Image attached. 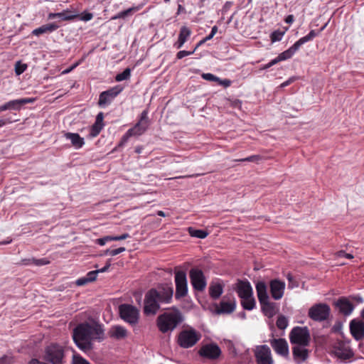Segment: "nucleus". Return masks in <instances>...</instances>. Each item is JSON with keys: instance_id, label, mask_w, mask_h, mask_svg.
<instances>
[{"instance_id": "nucleus-1", "label": "nucleus", "mask_w": 364, "mask_h": 364, "mask_svg": "<svg viewBox=\"0 0 364 364\" xmlns=\"http://www.w3.org/2000/svg\"><path fill=\"white\" fill-rule=\"evenodd\" d=\"M104 329L102 326L95 322H82L77 324L73 331V338L81 350L85 353L93 349V341L99 342L104 339Z\"/></svg>"}, {"instance_id": "nucleus-2", "label": "nucleus", "mask_w": 364, "mask_h": 364, "mask_svg": "<svg viewBox=\"0 0 364 364\" xmlns=\"http://www.w3.org/2000/svg\"><path fill=\"white\" fill-rule=\"evenodd\" d=\"M183 321V316L181 311L173 308L171 311L161 314L157 317L156 325L159 330L166 333L173 331Z\"/></svg>"}, {"instance_id": "nucleus-3", "label": "nucleus", "mask_w": 364, "mask_h": 364, "mask_svg": "<svg viewBox=\"0 0 364 364\" xmlns=\"http://www.w3.org/2000/svg\"><path fill=\"white\" fill-rule=\"evenodd\" d=\"M65 356L63 346L57 343H51L45 348L43 359L51 364H65Z\"/></svg>"}, {"instance_id": "nucleus-4", "label": "nucleus", "mask_w": 364, "mask_h": 364, "mask_svg": "<svg viewBox=\"0 0 364 364\" xmlns=\"http://www.w3.org/2000/svg\"><path fill=\"white\" fill-rule=\"evenodd\" d=\"M327 24H324L318 31L316 32L315 30H311L309 33L302 38H301L299 41H297L293 46H291L289 49L280 53L276 58L278 60V63L282 60H285L291 58L296 50L305 43L311 41L314 37H316L321 31H323Z\"/></svg>"}, {"instance_id": "nucleus-5", "label": "nucleus", "mask_w": 364, "mask_h": 364, "mask_svg": "<svg viewBox=\"0 0 364 364\" xmlns=\"http://www.w3.org/2000/svg\"><path fill=\"white\" fill-rule=\"evenodd\" d=\"M327 24H324L318 31L316 32L315 30H311L309 33L302 38H301L299 41H297L293 46H291L289 49L280 53L276 58L278 60V63L282 60H285L291 58L296 50L305 43L311 41L314 37H316L321 31H323Z\"/></svg>"}, {"instance_id": "nucleus-6", "label": "nucleus", "mask_w": 364, "mask_h": 364, "mask_svg": "<svg viewBox=\"0 0 364 364\" xmlns=\"http://www.w3.org/2000/svg\"><path fill=\"white\" fill-rule=\"evenodd\" d=\"M119 312L120 318L129 325L134 326L139 323V311L136 307L123 304L119 306Z\"/></svg>"}, {"instance_id": "nucleus-7", "label": "nucleus", "mask_w": 364, "mask_h": 364, "mask_svg": "<svg viewBox=\"0 0 364 364\" xmlns=\"http://www.w3.org/2000/svg\"><path fill=\"white\" fill-rule=\"evenodd\" d=\"M289 340L292 344L308 346L311 340L308 328L300 326L293 328L289 333Z\"/></svg>"}, {"instance_id": "nucleus-8", "label": "nucleus", "mask_w": 364, "mask_h": 364, "mask_svg": "<svg viewBox=\"0 0 364 364\" xmlns=\"http://www.w3.org/2000/svg\"><path fill=\"white\" fill-rule=\"evenodd\" d=\"M200 337L201 335L195 329H185L178 334V344L183 348H188L193 346Z\"/></svg>"}, {"instance_id": "nucleus-9", "label": "nucleus", "mask_w": 364, "mask_h": 364, "mask_svg": "<svg viewBox=\"0 0 364 364\" xmlns=\"http://www.w3.org/2000/svg\"><path fill=\"white\" fill-rule=\"evenodd\" d=\"M156 289L149 290L144 300V313L146 316L155 315L160 309V302L156 298Z\"/></svg>"}, {"instance_id": "nucleus-10", "label": "nucleus", "mask_w": 364, "mask_h": 364, "mask_svg": "<svg viewBox=\"0 0 364 364\" xmlns=\"http://www.w3.org/2000/svg\"><path fill=\"white\" fill-rule=\"evenodd\" d=\"M93 15L89 12H84L82 14H77L75 11H64L60 13L50 14L49 18L53 19L55 18H59L60 21H88L92 19Z\"/></svg>"}, {"instance_id": "nucleus-11", "label": "nucleus", "mask_w": 364, "mask_h": 364, "mask_svg": "<svg viewBox=\"0 0 364 364\" xmlns=\"http://www.w3.org/2000/svg\"><path fill=\"white\" fill-rule=\"evenodd\" d=\"M331 312L329 306L326 304H316L309 310L308 315L315 321H323L328 319Z\"/></svg>"}, {"instance_id": "nucleus-12", "label": "nucleus", "mask_w": 364, "mask_h": 364, "mask_svg": "<svg viewBox=\"0 0 364 364\" xmlns=\"http://www.w3.org/2000/svg\"><path fill=\"white\" fill-rule=\"evenodd\" d=\"M176 283V299L185 297L188 294V283L186 274L184 271H176L175 272Z\"/></svg>"}, {"instance_id": "nucleus-13", "label": "nucleus", "mask_w": 364, "mask_h": 364, "mask_svg": "<svg viewBox=\"0 0 364 364\" xmlns=\"http://www.w3.org/2000/svg\"><path fill=\"white\" fill-rule=\"evenodd\" d=\"M189 277L193 288L198 291H203L207 285L205 277L201 269L192 268L189 272Z\"/></svg>"}, {"instance_id": "nucleus-14", "label": "nucleus", "mask_w": 364, "mask_h": 364, "mask_svg": "<svg viewBox=\"0 0 364 364\" xmlns=\"http://www.w3.org/2000/svg\"><path fill=\"white\" fill-rule=\"evenodd\" d=\"M198 354L203 358L215 360L220 357L221 350L217 344L212 343L203 345L200 348Z\"/></svg>"}, {"instance_id": "nucleus-15", "label": "nucleus", "mask_w": 364, "mask_h": 364, "mask_svg": "<svg viewBox=\"0 0 364 364\" xmlns=\"http://www.w3.org/2000/svg\"><path fill=\"white\" fill-rule=\"evenodd\" d=\"M255 355L257 364H273L271 350L267 345L257 346L255 351Z\"/></svg>"}, {"instance_id": "nucleus-16", "label": "nucleus", "mask_w": 364, "mask_h": 364, "mask_svg": "<svg viewBox=\"0 0 364 364\" xmlns=\"http://www.w3.org/2000/svg\"><path fill=\"white\" fill-rule=\"evenodd\" d=\"M123 87L120 85L113 87L100 95L98 104L100 107H104L111 102L122 91Z\"/></svg>"}, {"instance_id": "nucleus-17", "label": "nucleus", "mask_w": 364, "mask_h": 364, "mask_svg": "<svg viewBox=\"0 0 364 364\" xmlns=\"http://www.w3.org/2000/svg\"><path fill=\"white\" fill-rule=\"evenodd\" d=\"M238 296L240 299H247L253 295V289L249 281L239 279L235 288Z\"/></svg>"}, {"instance_id": "nucleus-18", "label": "nucleus", "mask_w": 364, "mask_h": 364, "mask_svg": "<svg viewBox=\"0 0 364 364\" xmlns=\"http://www.w3.org/2000/svg\"><path fill=\"white\" fill-rule=\"evenodd\" d=\"M156 298L161 304L171 303L173 294V289L168 285H163L156 289Z\"/></svg>"}, {"instance_id": "nucleus-19", "label": "nucleus", "mask_w": 364, "mask_h": 364, "mask_svg": "<svg viewBox=\"0 0 364 364\" xmlns=\"http://www.w3.org/2000/svg\"><path fill=\"white\" fill-rule=\"evenodd\" d=\"M274 350L279 355L287 357L289 355V346L284 338H273L269 341Z\"/></svg>"}, {"instance_id": "nucleus-20", "label": "nucleus", "mask_w": 364, "mask_h": 364, "mask_svg": "<svg viewBox=\"0 0 364 364\" xmlns=\"http://www.w3.org/2000/svg\"><path fill=\"white\" fill-rule=\"evenodd\" d=\"M270 293L275 300L282 298L285 289V283L279 279H272L269 282Z\"/></svg>"}, {"instance_id": "nucleus-21", "label": "nucleus", "mask_w": 364, "mask_h": 364, "mask_svg": "<svg viewBox=\"0 0 364 364\" xmlns=\"http://www.w3.org/2000/svg\"><path fill=\"white\" fill-rule=\"evenodd\" d=\"M350 331L356 341L364 338V323L362 321L353 319L350 322Z\"/></svg>"}, {"instance_id": "nucleus-22", "label": "nucleus", "mask_w": 364, "mask_h": 364, "mask_svg": "<svg viewBox=\"0 0 364 364\" xmlns=\"http://www.w3.org/2000/svg\"><path fill=\"white\" fill-rule=\"evenodd\" d=\"M33 102L32 98H23L14 100H11L4 105L0 106V112L7 109L20 110L21 107L27 103Z\"/></svg>"}, {"instance_id": "nucleus-23", "label": "nucleus", "mask_w": 364, "mask_h": 364, "mask_svg": "<svg viewBox=\"0 0 364 364\" xmlns=\"http://www.w3.org/2000/svg\"><path fill=\"white\" fill-rule=\"evenodd\" d=\"M336 356L341 360H348L353 357V353L349 346L343 343H338L334 346Z\"/></svg>"}, {"instance_id": "nucleus-24", "label": "nucleus", "mask_w": 364, "mask_h": 364, "mask_svg": "<svg viewBox=\"0 0 364 364\" xmlns=\"http://www.w3.org/2000/svg\"><path fill=\"white\" fill-rule=\"evenodd\" d=\"M107 333L109 338L118 341L124 339L128 336V331L120 325L112 326Z\"/></svg>"}, {"instance_id": "nucleus-25", "label": "nucleus", "mask_w": 364, "mask_h": 364, "mask_svg": "<svg viewBox=\"0 0 364 364\" xmlns=\"http://www.w3.org/2000/svg\"><path fill=\"white\" fill-rule=\"evenodd\" d=\"M335 305L346 316L350 315L354 309L353 304L346 297L338 299Z\"/></svg>"}, {"instance_id": "nucleus-26", "label": "nucleus", "mask_w": 364, "mask_h": 364, "mask_svg": "<svg viewBox=\"0 0 364 364\" xmlns=\"http://www.w3.org/2000/svg\"><path fill=\"white\" fill-rule=\"evenodd\" d=\"M191 35V30L186 26H182L178 34V40L174 43L173 46L177 49H180L188 41Z\"/></svg>"}, {"instance_id": "nucleus-27", "label": "nucleus", "mask_w": 364, "mask_h": 364, "mask_svg": "<svg viewBox=\"0 0 364 364\" xmlns=\"http://www.w3.org/2000/svg\"><path fill=\"white\" fill-rule=\"evenodd\" d=\"M305 347L303 346H296L292 348L294 358L298 363L306 360L309 356V350Z\"/></svg>"}, {"instance_id": "nucleus-28", "label": "nucleus", "mask_w": 364, "mask_h": 364, "mask_svg": "<svg viewBox=\"0 0 364 364\" xmlns=\"http://www.w3.org/2000/svg\"><path fill=\"white\" fill-rule=\"evenodd\" d=\"M235 301L228 302L222 301L219 306H216L215 312L217 314H228L233 312L235 309Z\"/></svg>"}, {"instance_id": "nucleus-29", "label": "nucleus", "mask_w": 364, "mask_h": 364, "mask_svg": "<svg viewBox=\"0 0 364 364\" xmlns=\"http://www.w3.org/2000/svg\"><path fill=\"white\" fill-rule=\"evenodd\" d=\"M255 288L259 303H262L263 301L269 299L267 293V286L264 282H257L255 284Z\"/></svg>"}, {"instance_id": "nucleus-30", "label": "nucleus", "mask_w": 364, "mask_h": 364, "mask_svg": "<svg viewBox=\"0 0 364 364\" xmlns=\"http://www.w3.org/2000/svg\"><path fill=\"white\" fill-rule=\"evenodd\" d=\"M49 263V260H48L46 258L36 259L34 257H30L21 259L16 263V264L21 266H28L32 264L35 266H43Z\"/></svg>"}, {"instance_id": "nucleus-31", "label": "nucleus", "mask_w": 364, "mask_h": 364, "mask_svg": "<svg viewBox=\"0 0 364 364\" xmlns=\"http://www.w3.org/2000/svg\"><path fill=\"white\" fill-rule=\"evenodd\" d=\"M260 305L262 312L268 318H272L276 314V304L271 302L269 299L263 301Z\"/></svg>"}, {"instance_id": "nucleus-32", "label": "nucleus", "mask_w": 364, "mask_h": 364, "mask_svg": "<svg viewBox=\"0 0 364 364\" xmlns=\"http://www.w3.org/2000/svg\"><path fill=\"white\" fill-rule=\"evenodd\" d=\"M140 123H136V124L133 128L129 129L122 136L119 145L121 146L126 143L129 138L132 136H139L142 134L144 132V128L140 129Z\"/></svg>"}, {"instance_id": "nucleus-33", "label": "nucleus", "mask_w": 364, "mask_h": 364, "mask_svg": "<svg viewBox=\"0 0 364 364\" xmlns=\"http://www.w3.org/2000/svg\"><path fill=\"white\" fill-rule=\"evenodd\" d=\"M64 136L67 139L70 140L72 145L75 149L81 148L85 144L84 139L77 133L66 132Z\"/></svg>"}, {"instance_id": "nucleus-34", "label": "nucleus", "mask_w": 364, "mask_h": 364, "mask_svg": "<svg viewBox=\"0 0 364 364\" xmlns=\"http://www.w3.org/2000/svg\"><path fill=\"white\" fill-rule=\"evenodd\" d=\"M223 292V287L219 283H211L209 287V294L213 299H218Z\"/></svg>"}, {"instance_id": "nucleus-35", "label": "nucleus", "mask_w": 364, "mask_h": 364, "mask_svg": "<svg viewBox=\"0 0 364 364\" xmlns=\"http://www.w3.org/2000/svg\"><path fill=\"white\" fill-rule=\"evenodd\" d=\"M58 28V24H43L42 26L34 29L32 33L35 36H40L43 33H51Z\"/></svg>"}, {"instance_id": "nucleus-36", "label": "nucleus", "mask_w": 364, "mask_h": 364, "mask_svg": "<svg viewBox=\"0 0 364 364\" xmlns=\"http://www.w3.org/2000/svg\"><path fill=\"white\" fill-rule=\"evenodd\" d=\"M247 298V299H240L241 305L244 309L251 311L255 307L256 301L253 295L251 296V297Z\"/></svg>"}, {"instance_id": "nucleus-37", "label": "nucleus", "mask_w": 364, "mask_h": 364, "mask_svg": "<svg viewBox=\"0 0 364 364\" xmlns=\"http://www.w3.org/2000/svg\"><path fill=\"white\" fill-rule=\"evenodd\" d=\"M288 30V28H285L284 30H277L272 32L270 35L271 41L272 43L279 41L282 40L285 32Z\"/></svg>"}, {"instance_id": "nucleus-38", "label": "nucleus", "mask_w": 364, "mask_h": 364, "mask_svg": "<svg viewBox=\"0 0 364 364\" xmlns=\"http://www.w3.org/2000/svg\"><path fill=\"white\" fill-rule=\"evenodd\" d=\"M131 75V69L127 68L124 70V71L121 73H119L115 77V80L117 82H121L125 80H127L130 77Z\"/></svg>"}, {"instance_id": "nucleus-39", "label": "nucleus", "mask_w": 364, "mask_h": 364, "mask_svg": "<svg viewBox=\"0 0 364 364\" xmlns=\"http://www.w3.org/2000/svg\"><path fill=\"white\" fill-rule=\"evenodd\" d=\"M189 232L191 236L197 237V238H200V239L205 238L208 235V232L205 230H194L191 228H189Z\"/></svg>"}, {"instance_id": "nucleus-40", "label": "nucleus", "mask_w": 364, "mask_h": 364, "mask_svg": "<svg viewBox=\"0 0 364 364\" xmlns=\"http://www.w3.org/2000/svg\"><path fill=\"white\" fill-rule=\"evenodd\" d=\"M276 325L281 330L285 329L288 326V319L283 315H279L277 318Z\"/></svg>"}, {"instance_id": "nucleus-41", "label": "nucleus", "mask_w": 364, "mask_h": 364, "mask_svg": "<svg viewBox=\"0 0 364 364\" xmlns=\"http://www.w3.org/2000/svg\"><path fill=\"white\" fill-rule=\"evenodd\" d=\"M104 127V124H98V123H94V124L91 127L90 134L89 135L91 137H95L97 136L101 130Z\"/></svg>"}, {"instance_id": "nucleus-42", "label": "nucleus", "mask_w": 364, "mask_h": 364, "mask_svg": "<svg viewBox=\"0 0 364 364\" xmlns=\"http://www.w3.org/2000/svg\"><path fill=\"white\" fill-rule=\"evenodd\" d=\"M140 123V129L144 128V132L148 127V123H147V112L143 111L141 114V119L140 121L138 122Z\"/></svg>"}, {"instance_id": "nucleus-43", "label": "nucleus", "mask_w": 364, "mask_h": 364, "mask_svg": "<svg viewBox=\"0 0 364 364\" xmlns=\"http://www.w3.org/2000/svg\"><path fill=\"white\" fill-rule=\"evenodd\" d=\"M27 68V65L21 63L20 61L15 65V73L17 75L22 74Z\"/></svg>"}, {"instance_id": "nucleus-44", "label": "nucleus", "mask_w": 364, "mask_h": 364, "mask_svg": "<svg viewBox=\"0 0 364 364\" xmlns=\"http://www.w3.org/2000/svg\"><path fill=\"white\" fill-rule=\"evenodd\" d=\"M262 159V157L260 155H252V156H248L245 159H238L237 161H249V162L258 163Z\"/></svg>"}, {"instance_id": "nucleus-45", "label": "nucleus", "mask_w": 364, "mask_h": 364, "mask_svg": "<svg viewBox=\"0 0 364 364\" xmlns=\"http://www.w3.org/2000/svg\"><path fill=\"white\" fill-rule=\"evenodd\" d=\"M72 364H90L87 360L78 355H73Z\"/></svg>"}, {"instance_id": "nucleus-46", "label": "nucleus", "mask_w": 364, "mask_h": 364, "mask_svg": "<svg viewBox=\"0 0 364 364\" xmlns=\"http://www.w3.org/2000/svg\"><path fill=\"white\" fill-rule=\"evenodd\" d=\"M287 278L289 281L288 287L289 289H293L299 286L298 282L294 279L293 276L291 274H288Z\"/></svg>"}, {"instance_id": "nucleus-47", "label": "nucleus", "mask_w": 364, "mask_h": 364, "mask_svg": "<svg viewBox=\"0 0 364 364\" xmlns=\"http://www.w3.org/2000/svg\"><path fill=\"white\" fill-rule=\"evenodd\" d=\"M99 271H90L86 274V278L89 282H92L96 280Z\"/></svg>"}, {"instance_id": "nucleus-48", "label": "nucleus", "mask_w": 364, "mask_h": 364, "mask_svg": "<svg viewBox=\"0 0 364 364\" xmlns=\"http://www.w3.org/2000/svg\"><path fill=\"white\" fill-rule=\"evenodd\" d=\"M202 77L204 80H208V81H213V82H218L220 81V78L217 76L211 74V73H203L202 75Z\"/></svg>"}, {"instance_id": "nucleus-49", "label": "nucleus", "mask_w": 364, "mask_h": 364, "mask_svg": "<svg viewBox=\"0 0 364 364\" xmlns=\"http://www.w3.org/2000/svg\"><path fill=\"white\" fill-rule=\"evenodd\" d=\"M109 241H114L113 236H105L97 240V243L101 246L105 245Z\"/></svg>"}, {"instance_id": "nucleus-50", "label": "nucleus", "mask_w": 364, "mask_h": 364, "mask_svg": "<svg viewBox=\"0 0 364 364\" xmlns=\"http://www.w3.org/2000/svg\"><path fill=\"white\" fill-rule=\"evenodd\" d=\"M135 11H136L135 8H129V9H128L124 11L120 12L118 14V17L119 18H124L126 16L132 14L133 12Z\"/></svg>"}, {"instance_id": "nucleus-51", "label": "nucleus", "mask_w": 364, "mask_h": 364, "mask_svg": "<svg viewBox=\"0 0 364 364\" xmlns=\"http://www.w3.org/2000/svg\"><path fill=\"white\" fill-rule=\"evenodd\" d=\"M193 54V51L188 52L187 50H180L176 54V58L177 59H182L183 58L186 56H188Z\"/></svg>"}, {"instance_id": "nucleus-52", "label": "nucleus", "mask_w": 364, "mask_h": 364, "mask_svg": "<svg viewBox=\"0 0 364 364\" xmlns=\"http://www.w3.org/2000/svg\"><path fill=\"white\" fill-rule=\"evenodd\" d=\"M18 119H12L11 117L2 118L0 119V127L7 124L12 123L14 122H17Z\"/></svg>"}, {"instance_id": "nucleus-53", "label": "nucleus", "mask_w": 364, "mask_h": 364, "mask_svg": "<svg viewBox=\"0 0 364 364\" xmlns=\"http://www.w3.org/2000/svg\"><path fill=\"white\" fill-rule=\"evenodd\" d=\"M126 250L125 247H119L117 249L112 250L111 252H109L110 256H115L118 254H120Z\"/></svg>"}, {"instance_id": "nucleus-54", "label": "nucleus", "mask_w": 364, "mask_h": 364, "mask_svg": "<svg viewBox=\"0 0 364 364\" xmlns=\"http://www.w3.org/2000/svg\"><path fill=\"white\" fill-rule=\"evenodd\" d=\"M90 283L88 280L87 279L86 277H81L76 280L75 284L77 286H83L87 284Z\"/></svg>"}, {"instance_id": "nucleus-55", "label": "nucleus", "mask_w": 364, "mask_h": 364, "mask_svg": "<svg viewBox=\"0 0 364 364\" xmlns=\"http://www.w3.org/2000/svg\"><path fill=\"white\" fill-rule=\"evenodd\" d=\"M11 361V358L7 355H4L0 358V364H10Z\"/></svg>"}, {"instance_id": "nucleus-56", "label": "nucleus", "mask_w": 364, "mask_h": 364, "mask_svg": "<svg viewBox=\"0 0 364 364\" xmlns=\"http://www.w3.org/2000/svg\"><path fill=\"white\" fill-rule=\"evenodd\" d=\"M277 63H278V60H277V58H274V59L272 60L267 64L264 65L261 69L262 70H267V69L269 68L270 67L274 65Z\"/></svg>"}, {"instance_id": "nucleus-57", "label": "nucleus", "mask_w": 364, "mask_h": 364, "mask_svg": "<svg viewBox=\"0 0 364 364\" xmlns=\"http://www.w3.org/2000/svg\"><path fill=\"white\" fill-rule=\"evenodd\" d=\"M128 237H129V235L128 233H124L119 236H113L114 241L123 240Z\"/></svg>"}, {"instance_id": "nucleus-58", "label": "nucleus", "mask_w": 364, "mask_h": 364, "mask_svg": "<svg viewBox=\"0 0 364 364\" xmlns=\"http://www.w3.org/2000/svg\"><path fill=\"white\" fill-rule=\"evenodd\" d=\"M338 257H343L347 259H353V255L351 254L346 253L344 251H339L338 253Z\"/></svg>"}, {"instance_id": "nucleus-59", "label": "nucleus", "mask_w": 364, "mask_h": 364, "mask_svg": "<svg viewBox=\"0 0 364 364\" xmlns=\"http://www.w3.org/2000/svg\"><path fill=\"white\" fill-rule=\"evenodd\" d=\"M103 119H104V114L102 112H100L97 117H96V120H95V123H98V124H103Z\"/></svg>"}, {"instance_id": "nucleus-60", "label": "nucleus", "mask_w": 364, "mask_h": 364, "mask_svg": "<svg viewBox=\"0 0 364 364\" xmlns=\"http://www.w3.org/2000/svg\"><path fill=\"white\" fill-rule=\"evenodd\" d=\"M111 266V262H110V259H109L105 266L104 267H102V269H97L96 271H99V273L100 272H105L108 270V269L109 268V267Z\"/></svg>"}, {"instance_id": "nucleus-61", "label": "nucleus", "mask_w": 364, "mask_h": 364, "mask_svg": "<svg viewBox=\"0 0 364 364\" xmlns=\"http://www.w3.org/2000/svg\"><path fill=\"white\" fill-rule=\"evenodd\" d=\"M294 80H295L294 77H290L289 80H287V81H285L283 83H282L281 84V87H284L286 86H288L289 84L293 82Z\"/></svg>"}, {"instance_id": "nucleus-62", "label": "nucleus", "mask_w": 364, "mask_h": 364, "mask_svg": "<svg viewBox=\"0 0 364 364\" xmlns=\"http://www.w3.org/2000/svg\"><path fill=\"white\" fill-rule=\"evenodd\" d=\"M294 20L293 15H289L285 18V23H292Z\"/></svg>"}, {"instance_id": "nucleus-63", "label": "nucleus", "mask_w": 364, "mask_h": 364, "mask_svg": "<svg viewBox=\"0 0 364 364\" xmlns=\"http://www.w3.org/2000/svg\"><path fill=\"white\" fill-rule=\"evenodd\" d=\"M203 44H204V41H202L200 40L197 44L196 46L194 47V48L192 50V51H193V53L196 52V50L200 47Z\"/></svg>"}, {"instance_id": "nucleus-64", "label": "nucleus", "mask_w": 364, "mask_h": 364, "mask_svg": "<svg viewBox=\"0 0 364 364\" xmlns=\"http://www.w3.org/2000/svg\"><path fill=\"white\" fill-rule=\"evenodd\" d=\"M30 364H47L44 362H41L37 359H32L30 362Z\"/></svg>"}]
</instances>
